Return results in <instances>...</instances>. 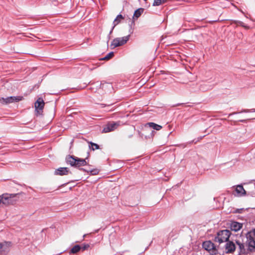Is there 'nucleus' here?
Wrapping results in <instances>:
<instances>
[{
    "label": "nucleus",
    "instance_id": "cd10ccee",
    "mask_svg": "<svg viewBox=\"0 0 255 255\" xmlns=\"http://www.w3.org/2000/svg\"><path fill=\"white\" fill-rule=\"evenodd\" d=\"M91 172L92 174H96L98 173L97 170H91Z\"/></svg>",
    "mask_w": 255,
    "mask_h": 255
},
{
    "label": "nucleus",
    "instance_id": "ddd939ff",
    "mask_svg": "<svg viewBox=\"0 0 255 255\" xmlns=\"http://www.w3.org/2000/svg\"><path fill=\"white\" fill-rule=\"evenodd\" d=\"M87 159L88 158L82 159L76 157L75 167H79L87 165V162L86 161V159Z\"/></svg>",
    "mask_w": 255,
    "mask_h": 255
},
{
    "label": "nucleus",
    "instance_id": "20e7f679",
    "mask_svg": "<svg viewBox=\"0 0 255 255\" xmlns=\"http://www.w3.org/2000/svg\"><path fill=\"white\" fill-rule=\"evenodd\" d=\"M129 36L130 35H128L124 37H118L115 38L114 39H113L111 44V48H114L115 47L121 46L124 45L129 40Z\"/></svg>",
    "mask_w": 255,
    "mask_h": 255
},
{
    "label": "nucleus",
    "instance_id": "f8f14e48",
    "mask_svg": "<svg viewBox=\"0 0 255 255\" xmlns=\"http://www.w3.org/2000/svg\"><path fill=\"white\" fill-rule=\"evenodd\" d=\"M243 226V224L237 222H233L230 225V228L232 231L237 232L239 231Z\"/></svg>",
    "mask_w": 255,
    "mask_h": 255
},
{
    "label": "nucleus",
    "instance_id": "f3484780",
    "mask_svg": "<svg viewBox=\"0 0 255 255\" xmlns=\"http://www.w3.org/2000/svg\"><path fill=\"white\" fill-rule=\"evenodd\" d=\"M147 125H148L150 128H151L156 130H159L162 128V127L161 126L154 123H148Z\"/></svg>",
    "mask_w": 255,
    "mask_h": 255
},
{
    "label": "nucleus",
    "instance_id": "72a5a7b5",
    "mask_svg": "<svg viewBox=\"0 0 255 255\" xmlns=\"http://www.w3.org/2000/svg\"><path fill=\"white\" fill-rule=\"evenodd\" d=\"M112 110H112V109H109V110H107V111H112Z\"/></svg>",
    "mask_w": 255,
    "mask_h": 255
},
{
    "label": "nucleus",
    "instance_id": "b1692460",
    "mask_svg": "<svg viewBox=\"0 0 255 255\" xmlns=\"http://www.w3.org/2000/svg\"><path fill=\"white\" fill-rule=\"evenodd\" d=\"M244 210L243 208L241 209H237L235 211L234 213H242Z\"/></svg>",
    "mask_w": 255,
    "mask_h": 255
},
{
    "label": "nucleus",
    "instance_id": "412c9836",
    "mask_svg": "<svg viewBox=\"0 0 255 255\" xmlns=\"http://www.w3.org/2000/svg\"><path fill=\"white\" fill-rule=\"evenodd\" d=\"M234 22L236 24L240 25L241 26H242L243 27H245L246 29H249V27L248 26L245 25V23L241 21H240V20H235Z\"/></svg>",
    "mask_w": 255,
    "mask_h": 255
},
{
    "label": "nucleus",
    "instance_id": "5701e85b",
    "mask_svg": "<svg viewBox=\"0 0 255 255\" xmlns=\"http://www.w3.org/2000/svg\"><path fill=\"white\" fill-rule=\"evenodd\" d=\"M164 3L162 0H154L153 3V6H159L160 4Z\"/></svg>",
    "mask_w": 255,
    "mask_h": 255
},
{
    "label": "nucleus",
    "instance_id": "7c9ffc66",
    "mask_svg": "<svg viewBox=\"0 0 255 255\" xmlns=\"http://www.w3.org/2000/svg\"><path fill=\"white\" fill-rule=\"evenodd\" d=\"M101 106H102V107H105V104H101Z\"/></svg>",
    "mask_w": 255,
    "mask_h": 255
},
{
    "label": "nucleus",
    "instance_id": "4468645a",
    "mask_svg": "<svg viewBox=\"0 0 255 255\" xmlns=\"http://www.w3.org/2000/svg\"><path fill=\"white\" fill-rule=\"evenodd\" d=\"M66 160L67 163L72 166L75 167L76 157L73 155H68L66 157Z\"/></svg>",
    "mask_w": 255,
    "mask_h": 255
},
{
    "label": "nucleus",
    "instance_id": "423d86ee",
    "mask_svg": "<svg viewBox=\"0 0 255 255\" xmlns=\"http://www.w3.org/2000/svg\"><path fill=\"white\" fill-rule=\"evenodd\" d=\"M225 252L227 253H232L236 250L239 253L238 246L236 243V245L233 242L228 241L225 245Z\"/></svg>",
    "mask_w": 255,
    "mask_h": 255
},
{
    "label": "nucleus",
    "instance_id": "473e14b6",
    "mask_svg": "<svg viewBox=\"0 0 255 255\" xmlns=\"http://www.w3.org/2000/svg\"><path fill=\"white\" fill-rule=\"evenodd\" d=\"M80 170L85 171V170L83 168H80Z\"/></svg>",
    "mask_w": 255,
    "mask_h": 255
},
{
    "label": "nucleus",
    "instance_id": "c756f323",
    "mask_svg": "<svg viewBox=\"0 0 255 255\" xmlns=\"http://www.w3.org/2000/svg\"><path fill=\"white\" fill-rule=\"evenodd\" d=\"M122 19L123 18H118V21H119V23H120L121 19Z\"/></svg>",
    "mask_w": 255,
    "mask_h": 255
},
{
    "label": "nucleus",
    "instance_id": "7ed1b4c3",
    "mask_svg": "<svg viewBox=\"0 0 255 255\" xmlns=\"http://www.w3.org/2000/svg\"><path fill=\"white\" fill-rule=\"evenodd\" d=\"M231 233L229 230H224L218 232L217 236L215 238V241L221 244L227 242L230 236Z\"/></svg>",
    "mask_w": 255,
    "mask_h": 255
},
{
    "label": "nucleus",
    "instance_id": "1a4fd4ad",
    "mask_svg": "<svg viewBox=\"0 0 255 255\" xmlns=\"http://www.w3.org/2000/svg\"><path fill=\"white\" fill-rule=\"evenodd\" d=\"M202 246L205 250L208 251H212L213 252L215 248L214 244L210 241H207L203 242Z\"/></svg>",
    "mask_w": 255,
    "mask_h": 255
},
{
    "label": "nucleus",
    "instance_id": "393cba45",
    "mask_svg": "<svg viewBox=\"0 0 255 255\" xmlns=\"http://www.w3.org/2000/svg\"><path fill=\"white\" fill-rule=\"evenodd\" d=\"M89 247V245L88 244L85 245L81 249H82L83 251H84L87 249Z\"/></svg>",
    "mask_w": 255,
    "mask_h": 255
},
{
    "label": "nucleus",
    "instance_id": "9d476101",
    "mask_svg": "<svg viewBox=\"0 0 255 255\" xmlns=\"http://www.w3.org/2000/svg\"><path fill=\"white\" fill-rule=\"evenodd\" d=\"M69 169L67 167H59L54 171V174L56 175H65L69 173Z\"/></svg>",
    "mask_w": 255,
    "mask_h": 255
},
{
    "label": "nucleus",
    "instance_id": "f03ea898",
    "mask_svg": "<svg viewBox=\"0 0 255 255\" xmlns=\"http://www.w3.org/2000/svg\"><path fill=\"white\" fill-rule=\"evenodd\" d=\"M19 194L20 193H3L0 195V204H2L6 206L14 205L18 200Z\"/></svg>",
    "mask_w": 255,
    "mask_h": 255
},
{
    "label": "nucleus",
    "instance_id": "dca6fc26",
    "mask_svg": "<svg viewBox=\"0 0 255 255\" xmlns=\"http://www.w3.org/2000/svg\"><path fill=\"white\" fill-rule=\"evenodd\" d=\"M118 18H123V16H122V15L121 14H119L118 15V16H117V17L115 19L114 22H113V24L114 25L113 26L111 31H110L109 32V36H108V40L110 39V35L112 34V33L113 32V29H114L115 27L119 24V21H118Z\"/></svg>",
    "mask_w": 255,
    "mask_h": 255
},
{
    "label": "nucleus",
    "instance_id": "4be33fe9",
    "mask_svg": "<svg viewBox=\"0 0 255 255\" xmlns=\"http://www.w3.org/2000/svg\"><path fill=\"white\" fill-rule=\"evenodd\" d=\"M114 55V53L113 52H111L109 53H108L105 57L102 58V60H109L110 58H111Z\"/></svg>",
    "mask_w": 255,
    "mask_h": 255
},
{
    "label": "nucleus",
    "instance_id": "aec40b11",
    "mask_svg": "<svg viewBox=\"0 0 255 255\" xmlns=\"http://www.w3.org/2000/svg\"><path fill=\"white\" fill-rule=\"evenodd\" d=\"M89 143L91 144V146H89V148H91L93 150H95V149H98L99 148V146L96 143H93L92 142H90Z\"/></svg>",
    "mask_w": 255,
    "mask_h": 255
},
{
    "label": "nucleus",
    "instance_id": "9b49d317",
    "mask_svg": "<svg viewBox=\"0 0 255 255\" xmlns=\"http://www.w3.org/2000/svg\"><path fill=\"white\" fill-rule=\"evenodd\" d=\"M3 102L5 104H8L11 103L13 102H17L21 100L19 97H14V96H11L9 97H7L6 98H2V99Z\"/></svg>",
    "mask_w": 255,
    "mask_h": 255
},
{
    "label": "nucleus",
    "instance_id": "f704fd0d",
    "mask_svg": "<svg viewBox=\"0 0 255 255\" xmlns=\"http://www.w3.org/2000/svg\"><path fill=\"white\" fill-rule=\"evenodd\" d=\"M86 234H85V235H84L83 236V238H85V237H86Z\"/></svg>",
    "mask_w": 255,
    "mask_h": 255
},
{
    "label": "nucleus",
    "instance_id": "bb28decb",
    "mask_svg": "<svg viewBox=\"0 0 255 255\" xmlns=\"http://www.w3.org/2000/svg\"><path fill=\"white\" fill-rule=\"evenodd\" d=\"M250 110L246 109L242 111L240 113H249Z\"/></svg>",
    "mask_w": 255,
    "mask_h": 255
},
{
    "label": "nucleus",
    "instance_id": "0eeeda50",
    "mask_svg": "<svg viewBox=\"0 0 255 255\" xmlns=\"http://www.w3.org/2000/svg\"><path fill=\"white\" fill-rule=\"evenodd\" d=\"M11 246L10 242H5L0 243V255H5L7 254L10 250Z\"/></svg>",
    "mask_w": 255,
    "mask_h": 255
},
{
    "label": "nucleus",
    "instance_id": "a211bd4d",
    "mask_svg": "<svg viewBox=\"0 0 255 255\" xmlns=\"http://www.w3.org/2000/svg\"><path fill=\"white\" fill-rule=\"evenodd\" d=\"M143 10H144L143 8H140L136 9L134 11V13L133 14V18H138L141 15V14L142 13V12H143Z\"/></svg>",
    "mask_w": 255,
    "mask_h": 255
},
{
    "label": "nucleus",
    "instance_id": "6e6552de",
    "mask_svg": "<svg viewBox=\"0 0 255 255\" xmlns=\"http://www.w3.org/2000/svg\"><path fill=\"white\" fill-rule=\"evenodd\" d=\"M119 125V123L117 122L109 123L104 128L103 132L107 133L112 131L116 129Z\"/></svg>",
    "mask_w": 255,
    "mask_h": 255
},
{
    "label": "nucleus",
    "instance_id": "2f4dec72",
    "mask_svg": "<svg viewBox=\"0 0 255 255\" xmlns=\"http://www.w3.org/2000/svg\"><path fill=\"white\" fill-rule=\"evenodd\" d=\"M167 0H162L164 3L167 1Z\"/></svg>",
    "mask_w": 255,
    "mask_h": 255
},
{
    "label": "nucleus",
    "instance_id": "f257e3e1",
    "mask_svg": "<svg viewBox=\"0 0 255 255\" xmlns=\"http://www.w3.org/2000/svg\"><path fill=\"white\" fill-rule=\"evenodd\" d=\"M246 241L240 240L236 243L238 246L239 255H246L255 249V228L246 234Z\"/></svg>",
    "mask_w": 255,
    "mask_h": 255
},
{
    "label": "nucleus",
    "instance_id": "39448f33",
    "mask_svg": "<svg viewBox=\"0 0 255 255\" xmlns=\"http://www.w3.org/2000/svg\"><path fill=\"white\" fill-rule=\"evenodd\" d=\"M45 103L41 98H39L35 103V109L37 116L41 115L43 112V109Z\"/></svg>",
    "mask_w": 255,
    "mask_h": 255
},
{
    "label": "nucleus",
    "instance_id": "2eb2a0df",
    "mask_svg": "<svg viewBox=\"0 0 255 255\" xmlns=\"http://www.w3.org/2000/svg\"><path fill=\"white\" fill-rule=\"evenodd\" d=\"M236 192L238 196L245 195L246 194V192L242 185H238L236 189Z\"/></svg>",
    "mask_w": 255,
    "mask_h": 255
},
{
    "label": "nucleus",
    "instance_id": "6ab92c4d",
    "mask_svg": "<svg viewBox=\"0 0 255 255\" xmlns=\"http://www.w3.org/2000/svg\"><path fill=\"white\" fill-rule=\"evenodd\" d=\"M81 249V247L79 245H75L71 249L70 253L76 254L79 252Z\"/></svg>",
    "mask_w": 255,
    "mask_h": 255
},
{
    "label": "nucleus",
    "instance_id": "c85d7f7f",
    "mask_svg": "<svg viewBox=\"0 0 255 255\" xmlns=\"http://www.w3.org/2000/svg\"><path fill=\"white\" fill-rule=\"evenodd\" d=\"M250 112H255V109H250Z\"/></svg>",
    "mask_w": 255,
    "mask_h": 255
},
{
    "label": "nucleus",
    "instance_id": "a878e982",
    "mask_svg": "<svg viewBox=\"0 0 255 255\" xmlns=\"http://www.w3.org/2000/svg\"><path fill=\"white\" fill-rule=\"evenodd\" d=\"M208 89H209L208 88H204L203 85L201 86L200 90H201L202 91H206V90H208Z\"/></svg>",
    "mask_w": 255,
    "mask_h": 255
}]
</instances>
